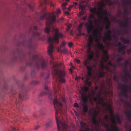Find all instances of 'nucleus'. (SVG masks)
<instances>
[{"label": "nucleus", "instance_id": "obj_35", "mask_svg": "<svg viewBox=\"0 0 131 131\" xmlns=\"http://www.w3.org/2000/svg\"><path fill=\"white\" fill-rule=\"evenodd\" d=\"M113 79L114 81L117 82H118L119 81L118 78L116 75H115L113 77Z\"/></svg>", "mask_w": 131, "mask_h": 131}, {"label": "nucleus", "instance_id": "obj_62", "mask_svg": "<svg viewBox=\"0 0 131 131\" xmlns=\"http://www.w3.org/2000/svg\"><path fill=\"white\" fill-rule=\"evenodd\" d=\"M64 13L65 14L67 15H69L70 14V13L67 11H65Z\"/></svg>", "mask_w": 131, "mask_h": 131}, {"label": "nucleus", "instance_id": "obj_36", "mask_svg": "<svg viewBox=\"0 0 131 131\" xmlns=\"http://www.w3.org/2000/svg\"><path fill=\"white\" fill-rule=\"evenodd\" d=\"M104 119L106 121V122L108 121L109 118L108 116L107 115H105L103 117Z\"/></svg>", "mask_w": 131, "mask_h": 131}, {"label": "nucleus", "instance_id": "obj_18", "mask_svg": "<svg viewBox=\"0 0 131 131\" xmlns=\"http://www.w3.org/2000/svg\"><path fill=\"white\" fill-rule=\"evenodd\" d=\"M124 113L125 114V117L131 121V112L130 110H127L125 111Z\"/></svg>", "mask_w": 131, "mask_h": 131}, {"label": "nucleus", "instance_id": "obj_19", "mask_svg": "<svg viewBox=\"0 0 131 131\" xmlns=\"http://www.w3.org/2000/svg\"><path fill=\"white\" fill-rule=\"evenodd\" d=\"M79 8L81 9V11L80 13V15H83L85 13V12L84 11V10L85 9V6H83L81 4H79Z\"/></svg>", "mask_w": 131, "mask_h": 131}, {"label": "nucleus", "instance_id": "obj_8", "mask_svg": "<svg viewBox=\"0 0 131 131\" xmlns=\"http://www.w3.org/2000/svg\"><path fill=\"white\" fill-rule=\"evenodd\" d=\"M44 89L46 91L41 93L40 94V96H42L48 94L49 98L50 99H52L53 96L52 90L50 89H48V86L46 85L45 86Z\"/></svg>", "mask_w": 131, "mask_h": 131}, {"label": "nucleus", "instance_id": "obj_23", "mask_svg": "<svg viewBox=\"0 0 131 131\" xmlns=\"http://www.w3.org/2000/svg\"><path fill=\"white\" fill-rule=\"evenodd\" d=\"M120 39L125 43L129 44L130 43V40L128 39H126L123 37L121 38Z\"/></svg>", "mask_w": 131, "mask_h": 131}, {"label": "nucleus", "instance_id": "obj_63", "mask_svg": "<svg viewBox=\"0 0 131 131\" xmlns=\"http://www.w3.org/2000/svg\"><path fill=\"white\" fill-rule=\"evenodd\" d=\"M49 74H47L46 75V78H45V79H49Z\"/></svg>", "mask_w": 131, "mask_h": 131}, {"label": "nucleus", "instance_id": "obj_34", "mask_svg": "<svg viewBox=\"0 0 131 131\" xmlns=\"http://www.w3.org/2000/svg\"><path fill=\"white\" fill-rule=\"evenodd\" d=\"M111 24V23L110 21H108L107 23L105 25V28L106 30H108L110 28V26Z\"/></svg>", "mask_w": 131, "mask_h": 131}, {"label": "nucleus", "instance_id": "obj_1", "mask_svg": "<svg viewBox=\"0 0 131 131\" xmlns=\"http://www.w3.org/2000/svg\"><path fill=\"white\" fill-rule=\"evenodd\" d=\"M61 13L60 10L58 9L56 12H53L52 14H50L49 12L44 13L40 17V19L42 20L45 18L46 20V27L45 29V33L48 34L49 32L51 31L55 34L53 37L52 38L50 37L48 38V41L49 43V46L48 49V52L50 57L52 56V53L53 52V49L54 47V43H59V39L63 37V36L61 33H59L58 30L54 27L51 29V26L56 20V16L55 13L58 14Z\"/></svg>", "mask_w": 131, "mask_h": 131}, {"label": "nucleus", "instance_id": "obj_7", "mask_svg": "<svg viewBox=\"0 0 131 131\" xmlns=\"http://www.w3.org/2000/svg\"><path fill=\"white\" fill-rule=\"evenodd\" d=\"M102 104L103 106L106 107L109 112L111 113V115L112 117L111 119V121L112 123L114 125L116 124V122L115 121L113 117V115L111 105L110 104L105 102H103Z\"/></svg>", "mask_w": 131, "mask_h": 131}, {"label": "nucleus", "instance_id": "obj_54", "mask_svg": "<svg viewBox=\"0 0 131 131\" xmlns=\"http://www.w3.org/2000/svg\"><path fill=\"white\" fill-rule=\"evenodd\" d=\"M127 52L128 54H129L131 52V48L128 49L127 50Z\"/></svg>", "mask_w": 131, "mask_h": 131}, {"label": "nucleus", "instance_id": "obj_30", "mask_svg": "<svg viewBox=\"0 0 131 131\" xmlns=\"http://www.w3.org/2000/svg\"><path fill=\"white\" fill-rule=\"evenodd\" d=\"M102 2L100 3V6L99 8V10L101 11H102L103 10L104 0H102Z\"/></svg>", "mask_w": 131, "mask_h": 131}, {"label": "nucleus", "instance_id": "obj_29", "mask_svg": "<svg viewBox=\"0 0 131 131\" xmlns=\"http://www.w3.org/2000/svg\"><path fill=\"white\" fill-rule=\"evenodd\" d=\"M61 52L63 54H65L67 52V48L64 47L61 48Z\"/></svg>", "mask_w": 131, "mask_h": 131}, {"label": "nucleus", "instance_id": "obj_13", "mask_svg": "<svg viewBox=\"0 0 131 131\" xmlns=\"http://www.w3.org/2000/svg\"><path fill=\"white\" fill-rule=\"evenodd\" d=\"M83 64L84 65L86 66V68L88 70V73L87 74H92L91 73V71L92 70V67L88 66L89 64V60L88 59H86L84 61Z\"/></svg>", "mask_w": 131, "mask_h": 131}, {"label": "nucleus", "instance_id": "obj_57", "mask_svg": "<svg viewBox=\"0 0 131 131\" xmlns=\"http://www.w3.org/2000/svg\"><path fill=\"white\" fill-rule=\"evenodd\" d=\"M105 127H106V128H108V130H109V131H110V130H110V129H109V127H108V125L107 124H106V123L105 124Z\"/></svg>", "mask_w": 131, "mask_h": 131}, {"label": "nucleus", "instance_id": "obj_64", "mask_svg": "<svg viewBox=\"0 0 131 131\" xmlns=\"http://www.w3.org/2000/svg\"><path fill=\"white\" fill-rule=\"evenodd\" d=\"M92 34L94 36H95L96 35H97L95 31H93Z\"/></svg>", "mask_w": 131, "mask_h": 131}, {"label": "nucleus", "instance_id": "obj_49", "mask_svg": "<svg viewBox=\"0 0 131 131\" xmlns=\"http://www.w3.org/2000/svg\"><path fill=\"white\" fill-rule=\"evenodd\" d=\"M71 27V25L70 24H69L67 26V31H68L70 29Z\"/></svg>", "mask_w": 131, "mask_h": 131}, {"label": "nucleus", "instance_id": "obj_25", "mask_svg": "<svg viewBox=\"0 0 131 131\" xmlns=\"http://www.w3.org/2000/svg\"><path fill=\"white\" fill-rule=\"evenodd\" d=\"M115 116L118 123L119 124H121L122 123V120L119 117V115L116 114Z\"/></svg>", "mask_w": 131, "mask_h": 131}, {"label": "nucleus", "instance_id": "obj_31", "mask_svg": "<svg viewBox=\"0 0 131 131\" xmlns=\"http://www.w3.org/2000/svg\"><path fill=\"white\" fill-rule=\"evenodd\" d=\"M89 42L91 43H93V38L92 35H90L89 37Z\"/></svg>", "mask_w": 131, "mask_h": 131}, {"label": "nucleus", "instance_id": "obj_11", "mask_svg": "<svg viewBox=\"0 0 131 131\" xmlns=\"http://www.w3.org/2000/svg\"><path fill=\"white\" fill-rule=\"evenodd\" d=\"M86 25L87 26L86 30L88 34H90L92 31L93 28L92 21L90 19H89L88 23H87Z\"/></svg>", "mask_w": 131, "mask_h": 131}, {"label": "nucleus", "instance_id": "obj_4", "mask_svg": "<svg viewBox=\"0 0 131 131\" xmlns=\"http://www.w3.org/2000/svg\"><path fill=\"white\" fill-rule=\"evenodd\" d=\"M37 30V26H34L33 27H31L29 29L30 33L31 32L32 34V38H30L26 43L24 42L22 44L23 46L27 47L31 49L34 50L37 47V45L34 43L33 39H36L37 37L40 36V34L37 32H34L33 30Z\"/></svg>", "mask_w": 131, "mask_h": 131}, {"label": "nucleus", "instance_id": "obj_56", "mask_svg": "<svg viewBox=\"0 0 131 131\" xmlns=\"http://www.w3.org/2000/svg\"><path fill=\"white\" fill-rule=\"evenodd\" d=\"M11 128L13 131H15L18 130L17 128H16L14 127H12Z\"/></svg>", "mask_w": 131, "mask_h": 131}, {"label": "nucleus", "instance_id": "obj_44", "mask_svg": "<svg viewBox=\"0 0 131 131\" xmlns=\"http://www.w3.org/2000/svg\"><path fill=\"white\" fill-rule=\"evenodd\" d=\"M38 83V82L36 81H33L31 82L32 84H36Z\"/></svg>", "mask_w": 131, "mask_h": 131}, {"label": "nucleus", "instance_id": "obj_45", "mask_svg": "<svg viewBox=\"0 0 131 131\" xmlns=\"http://www.w3.org/2000/svg\"><path fill=\"white\" fill-rule=\"evenodd\" d=\"M47 3V0H44L43 3H41V6H42L43 4H46Z\"/></svg>", "mask_w": 131, "mask_h": 131}, {"label": "nucleus", "instance_id": "obj_37", "mask_svg": "<svg viewBox=\"0 0 131 131\" xmlns=\"http://www.w3.org/2000/svg\"><path fill=\"white\" fill-rule=\"evenodd\" d=\"M125 12L128 15L129 14L130 12L128 11V9H127L126 7H125L124 8V9Z\"/></svg>", "mask_w": 131, "mask_h": 131}, {"label": "nucleus", "instance_id": "obj_10", "mask_svg": "<svg viewBox=\"0 0 131 131\" xmlns=\"http://www.w3.org/2000/svg\"><path fill=\"white\" fill-rule=\"evenodd\" d=\"M16 54L19 55V53L18 52H14L13 53V60H19L21 61H23L25 60V56L24 55H23L21 56V54H20L19 56H17Z\"/></svg>", "mask_w": 131, "mask_h": 131}, {"label": "nucleus", "instance_id": "obj_61", "mask_svg": "<svg viewBox=\"0 0 131 131\" xmlns=\"http://www.w3.org/2000/svg\"><path fill=\"white\" fill-rule=\"evenodd\" d=\"M68 46L70 47H71L72 46V44L71 42H69L68 43Z\"/></svg>", "mask_w": 131, "mask_h": 131}, {"label": "nucleus", "instance_id": "obj_38", "mask_svg": "<svg viewBox=\"0 0 131 131\" xmlns=\"http://www.w3.org/2000/svg\"><path fill=\"white\" fill-rule=\"evenodd\" d=\"M28 98V96L27 93H26L23 96V99L24 100H26Z\"/></svg>", "mask_w": 131, "mask_h": 131}, {"label": "nucleus", "instance_id": "obj_5", "mask_svg": "<svg viewBox=\"0 0 131 131\" xmlns=\"http://www.w3.org/2000/svg\"><path fill=\"white\" fill-rule=\"evenodd\" d=\"M97 45V48L102 51L103 54V55L102 56L103 57V60H100L99 64L100 68L102 69H103L105 68L104 63L103 60L107 62L109 59V57L108 55L107 51L104 50V46L102 43H101L100 42H98Z\"/></svg>", "mask_w": 131, "mask_h": 131}, {"label": "nucleus", "instance_id": "obj_16", "mask_svg": "<svg viewBox=\"0 0 131 131\" xmlns=\"http://www.w3.org/2000/svg\"><path fill=\"white\" fill-rule=\"evenodd\" d=\"M98 13L99 18L100 20V23H101L102 22L103 20L107 22V23L108 22V21H109V19L107 17L105 16L104 18L103 15H102L101 13V12H99Z\"/></svg>", "mask_w": 131, "mask_h": 131}, {"label": "nucleus", "instance_id": "obj_48", "mask_svg": "<svg viewBox=\"0 0 131 131\" xmlns=\"http://www.w3.org/2000/svg\"><path fill=\"white\" fill-rule=\"evenodd\" d=\"M116 31L118 35H120L121 33V31L120 30L117 29L116 30Z\"/></svg>", "mask_w": 131, "mask_h": 131}, {"label": "nucleus", "instance_id": "obj_43", "mask_svg": "<svg viewBox=\"0 0 131 131\" xmlns=\"http://www.w3.org/2000/svg\"><path fill=\"white\" fill-rule=\"evenodd\" d=\"M107 40H108V39H106V38L105 37H104V38H103V42L105 43H106V45L107 46H109L110 45H108L107 44V42H108V41H107Z\"/></svg>", "mask_w": 131, "mask_h": 131}, {"label": "nucleus", "instance_id": "obj_55", "mask_svg": "<svg viewBox=\"0 0 131 131\" xmlns=\"http://www.w3.org/2000/svg\"><path fill=\"white\" fill-rule=\"evenodd\" d=\"M120 101L121 102L124 103L125 102V100L124 99L120 97Z\"/></svg>", "mask_w": 131, "mask_h": 131}, {"label": "nucleus", "instance_id": "obj_47", "mask_svg": "<svg viewBox=\"0 0 131 131\" xmlns=\"http://www.w3.org/2000/svg\"><path fill=\"white\" fill-rule=\"evenodd\" d=\"M87 52L88 53H90L91 52V47H87Z\"/></svg>", "mask_w": 131, "mask_h": 131}, {"label": "nucleus", "instance_id": "obj_46", "mask_svg": "<svg viewBox=\"0 0 131 131\" xmlns=\"http://www.w3.org/2000/svg\"><path fill=\"white\" fill-rule=\"evenodd\" d=\"M93 43H91L89 42L86 46V47H91L92 45V44Z\"/></svg>", "mask_w": 131, "mask_h": 131}, {"label": "nucleus", "instance_id": "obj_14", "mask_svg": "<svg viewBox=\"0 0 131 131\" xmlns=\"http://www.w3.org/2000/svg\"><path fill=\"white\" fill-rule=\"evenodd\" d=\"M122 91L123 95L126 97H127L128 96L127 93V92L128 86L125 84H122Z\"/></svg>", "mask_w": 131, "mask_h": 131}, {"label": "nucleus", "instance_id": "obj_41", "mask_svg": "<svg viewBox=\"0 0 131 131\" xmlns=\"http://www.w3.org/2000/svg\"><path fill=\"white\" fill-rule=\"evenodd\" d=\"M123 59V58L122 57H119L117 59V61L119 62Z\"/></svg>", "mask_w": 131, "mask_h": 131}, {"label": "nucleus", "instance_id": "obj_60", "mask_svg": "<svg viewBox=\"0 0 131 131\" xmlns=\"http://www.w3.org/2000/svg\"><path fill=\"white\" fill-rule=\"evenodd\" d=\"M75 62H77L78 63H79L80 62V60L77 59H75Z\"/></svg>", "mask_w": 131, "mask_h": 131}, {"label": "nucleus", "instance_id": "obj_59", "mask_svg": "<svg viewBox=\"0 0 131 131\" xmlns=\"http://www.w3.org/2000/svg\"><path fill=\"white\" fill-rule=\"evenodd\" d=\"M74 105L75 107H79L78 104L76 103H74Z\"/></svg>", "mask_w": 131, "mask_h": 131}, {"label": "nucleus", "instance_id": "obj_22", "mask_svg": "<svg viewBox=\"0 0 131 131\" xmlns=\"http://www.w3.org/2000/svg\"><path fill=\"white\" fill-rule=\"evenodd\" d=\"M83 24L82 23H81L79 24L78 28V29L79 31V33L78 35V36H80L81 35V28Z\"/></svg>", "mask_w": 131, "mask_h": 131}, {"label": "nucleus", "instance_id": "obj_12", "mask_svg": "<svg viewBox=\"0 0 131 131\" xmlns=\"http://www.w3.org/2000/svg\"><path fill=\"white\" fill-rule=\"evenodd\" d=\"M98 112L94 111V113H93L91 114V120L93 124L96 125L97 124H99L100 123H98V121L96 119V117L98 114Z\"/></svg>", "mask_w": 131, "mask_h": 131}, {"label": "nucleus", "instance_id": "obj_26", "mask_svg": "<svg viewBox=\"0 0 131 131\" xmlns=\"http://www.w3.org/2000/svg\"><path fill=\"white\" fill-rule=\"evenodd\" d=\"M129 62L128 61H126L124 63V66L123 67V69L125 70H126L128 67Z\"/></svg>", "mask_w": 131, "mask_h": 131}, {"label": "nucleus", "instance_id": "obj_40", "mask_svg": "<svg viewBox=\"0 0 131 131\" xmlns=\"http://www.w3.org/2000/svg\"><path fill=\"white\" fill-rule=\"evenodd\" d=\"M81 89L83 90L84 92H86L88 91V88L87 87L84 86L81 88Z\"/></svg>", "mask_w": 131, "mask_h": 131}, {"label": "nucleus", "instance_id": "obj_33", "mask_svg": "<svg viewBox=\"0 0 131 131\" xmlns=\"http://www.w3.org/2000/svg\"><path fill=\"white\" fill-rule=\"evenodd\" d=\"M111 127L113 131H119V130L117 129L116 126L111 125ZM110 131H111V130H110Z\"/></svg>", "mask_w": 131, "mask_h": 131}, {"label": "nucleus", "instance_id": "obj_6", "mask_svg": "<svg viewBox=\"0 0 131 131\" xmlns=\"http://www.w3.org/2000/svg\"><path fill=\"white\" fill-rule=\"evenodd\" d=\"M61 67L57 63L53 64L51 69L52 73V74H66L64 70L60 69Z\"/></svg>", "mask_w": 131, "mask_h": 131}, {"label": "nucleus", "instance_id": "obj_15", "mask_svg": "<svg viewBox=\"0 0 131 131\" xmlns=\"http://www.w3.org/2000/svg\"><path fill=\"white\" fill-rule=\"evenodd\" d=\"M80 124L81 129L79 131H87L88 129L87 125L85 123L81 121Z\"/></svg>", "mask_w": 131, "mask_h": 131}, {"label": "nucleus", "instance_id": "obj_20", "mask_svg": "<svg viewBox=\"0 0 131 131\" xmlns=\"http://www.w3.org/2000/svg\"><path fill=\"white\" fill-rule=\"evenodd\" d=\"M104 35L105 36L104 37L106 38V39L108 40L107 44L108 45H110L111 44L110 41L111 40V35L108 34L106 33H105Z\"/></svg>", "mask_w": 131, "mask_h": 131}, {"label": "nucleus", "instance_id": "obj_32", "mask_svg": "<svg viewBox=\"0 0 131 131\" xmlns=\"http://www.w3.org/2000/svg\"><path fill=\"white\" fill-rule=\"evenodd\" d=\"M85 75V76H83L81 78V79L82 80H84V78H85L86 79V80H88V77H90L92 76V74H84ZM93 75H94V74H93Z\"/></svg>", "mask_w": 131, "mask_h": 131}, {"label": "nucleus", "instance_id": "obj_21", "mask_svg": "<svg viewBox=\"0 0 131 131\" xmlns=\"http://www.w3.org/2000/svg\"><path fill=\"white\" fill-rule=\"evenodd\" d=\"M83 111L85 113H86L88 111V107L87 104L84 103L83 104Z\"/></svg>", "mask_w": 131, "mask_h": 131}, {"label": "nucleus", "instance_id": "obj_42", "mask_svg": "<svg viewBox=\"0 0 131 131\" xmlns=\"http://www.w3.org/2000/svg\"><path fill=\"white\" fill-rule=\"evenodd\" d=\"M89 18L91 19L94 18V15L93 14H89Z\"/></svg>", "mask_w": 131, "mask_h": 131}, {"label": "nucleus", "instance_id": "obj_53", "mask_svg": "<svg viewBox=\"0 0 131 131\" xmlns=\"http://www.w3.org/2000/svg\"><path fill=\"white\" fill-rule=\"evenodd\" d=\"M26 69V67L24 66L21 67L20 69V70L22 71H23L25 70Z\"/></svg>", "mask_w": 131, "mask_h": 131}, {"label": "nucleus", "instance_id": "obj_39", "mask_svg": "<svg viewBox=\"0 0 131 131\" xmlns=\"http://www.w3.org/2000/svg\"><path fill=\"white\" fill-rule=\"evenodd\" d=\"M118 51L119 52H122L124 50L122 47L121 46H119L118 48Z\"/></svg>", "mask_w": 131, "mask_h": 131}, {"label": "nucleus", "instance_id": "obj_52", "mask_svg": "<svg viewBox=\"0 0 131 131\" xmlns=\"http://www.w3.org/2000/svg\"><path fill=\"white\" fill-rule=\"evenodd\" d=\"M123 81L125 83L127 82L128 81V79L126 78H124V81Z\"/></svg>", "mask_w": 131, "mask_h": 131}, {"label": "nucleus", "instance_id": "obj_50", "mask_svg": "<svg viewBox=\"0 0 131 131\" xmlns=\"http://www.w3.org/2000/svg\"><path fill=\"white\" fill-rule=\"evenodd\" d=\"M65 42L63 41L61 43V45H60V47L61 48H62V47H64V46L65 45Z\"/></svg>", "mask_w": 131, "mask_h": 131}, {"label": "nucleus", "instance_id": "obj_28", "mask_svg": "<svg viewBox=\"0 0 131 131\" xmlns=\"http://www.w3.org/2000/svg\"><path fill=\"white\" fill-rule=\"evenodd\" d=\"M90 11L94 13L97 14L98 15V13L99 12H97L96 11V8L95 7H94L93 8H90Z\"/></svg>", "mask_w": 131, "mask_h": 131}, {"label": "nucleus", "instance_id": "obj_2", "mask_svg": "<svg viewBox=\"0 0 131 131\" xmlns=\"http://www.w3.org/2000/svg\"><path fill=\"white\" fill-rule=\"evenodd\" d=\"M54 92V99L53 104L55 111V118L57 121L58 131H70V127L67 125L66 122L63 120H61L58 117L57 113L60 114L63 113L62 109V104L59 102L55 97V94L58 92V91L56 87H53Z\"/></svg>", "mask_w": 131, "mask_h": 131}, {"label": "nucleus", "instance_id": "obj_9", "mask_svg": "<svg viewBox=\"0 0 131 131\" xmlns=\"http://www.w3.org/2000/svg\"><path fill=\"white\" fill-rule=\"evenodd\" d=\"M54 79L60 82H64L65 81L64 78L65 74H52Z\"/></svg>", "mask_w": 131, "mask_h": 131}, {"label": "nucleus", "instance_id": "obj_58", "mask_svg": "<svg viewBox=\"0 0 131 131\" xmlns=\"http://www.w3.org/2000/svg\"><path fill=\"white\" fill-rule=\"evenodd\" d=\"M81 79V77H80L77 76L76 75V77L75 78V80H78V79Z\"/></svg>", "mask_w": 131, "mask_h": 131}, {"label": "nucleus", "instance_id": "obj_51", "mask_svg": "<svg viewBox=\"0 0 131 131\" xmlns=\"http://www.w3.org/2000/svg\"><path fill=\"white\" fill-rule=\"evenodd\" d=\"M112 33V31L111 30H109L107 31L106 34L110 35H111Z\"/></svg>", "mask_w": 131, "mask_h": 131}, {"label": "nucleus", "instance_id": "obj_3", "mask_svg": "<svg viewBox=\"0 0 131 131\" xmlns=\"http://www.w3.org/2000/svg\"><path fill=\"white\" fill-rule=\"evenodd\" d=\"M27 66H35L36 68L39 69L40 68L43 69L47 66V63L42 57L39 58L37 54H33L31 60L27 61L26 63Z\"/></svg>", "mask_w": 131, "mask_h": 131}, {"label": "nucleus", "instance_id": "obj_24", "mask_svg": "<svg viewBox=\"0 0 131 131\" xmlns=\"http://www.w3.org/2000/svg\"><path fill=\"white\" fill-rule=\"evenodd\" d=\"M53 122L52 120H49L46 123V126L47 127H48L51 126L53 124Z\"/></svg>", "mask_w": 131, "mask_h": 131}, {"label": "nucleus", "instance_id": "obj_17", "mask_svg": "<svg viewBox=\"0 0 131 131\" xmlns=\"http://www.w3.org/2000/svg\"><path fill=\"white\" fill-rule=\"evenodd\" d=\"M119 21L120 23V26L121 27L127 28L128 27V21L127 18L126 20H125L124 22H123L120 20H119Z\"/></svg>", "mask_w": 131, "mask_h": 131}, {"label": "nucleus", "instance_id": "obj_27", "mask_svg": "<svg viewBox=\"0 0 131 131\" xmlns=\"http://www.w3.org/2000/svg\"><path fill=\"white\" fill-rule=\"evenodd\" d=\"M112 65L111 62L110 61H109L108 63V64L106 66V69L107 70H109Z\"/></svg>", "mask_w": 131, "mask_h": 131}]
</instances>
